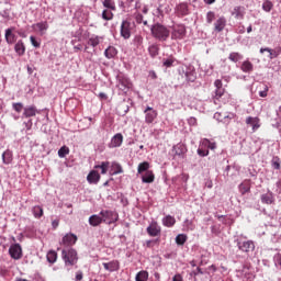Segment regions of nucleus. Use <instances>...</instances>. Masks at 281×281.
Masks as SVG:
<instances>
[{
  "label": "nucleus",
  "instance_id": "nucleus-31",
  "mask_svg": "<svg viewBox=\"0 0 281 281\" xmlns=\"http://www.w3.org/2000/svg\"><path fill=\"white\" fill-rule=\"evenodd\" d=\"M102 40H103L102 36L91 35L88 38V45H90V47H98V45H100V43H102Z\"/></svg>",
  "mask_w": 281,
  "mask_h": 281
},
{
  "label": "nucleus",
  "instance_id": "nucleus-2",
  "mask_svg": "<svg viewBox=\"0 0 281 281\" xmlns=\"http://www.w3.org/2000/svg\"><path fill=\"white\" fill-rule=\"evenodd\" d=\"M61 258L66 267H74L78 263V251L74 248H66L61 250Z\"/></svg>",
  "mask_w": 281,
  "mask_h": 281
},
{
  "label": "nucleus",
  "instance_id": "nucleus-10",
  "mask_svg": "<svg viewBox=\"0 0 281 281\" xmlns=\"http://www.w3.org/2000/svg\"><path fill=\"white\" fill-rule=\"evenodd\" d=\"M144 115H145V123L146 124H154L155 121L157 120V115L158 112L157 110H155L154 108H151L150 105H147L144 111H143Z\"/></svg>",
  "mask_w": 281,
  "mask_h": 281
},
{
  "label": "nucleus",
  "instance_id": "nucleus-41",
  "mask_svg": "<svg viewBox=\"0 0 281 281\" xmlns=\"http://www.w3.org/2000/svg\"><path fill=\"white\" fill-rule=\"evenodd\" d=\"M46 258H47V262H49L50 265H54V262L58 260V254L55 250H50L47 252Z\"/></svg>",
  "mask_w": 281,
  "mask_h": 281
},
{
  "label": "nucleus",
  "instance_id": "nucleus-1",
  "mask_svg": "<svg viewBox=\"0 0 281 281\" xmlns=\"http://www.w3.org/2000/svg\"><path fill=\"white\" fill-rule=\"evenodd\" d=\"M151 36L156 38V41H159L160 43H166L168 38H170V30L161 23H156L151 25L150 29Z\"/></svg>",
  "mask_w": 281,
  "mask_h": 281
},
{
  "label": "nucleus",
  "instance_id": "nucleus-34",
  "mask_svg": "<svg viewBox=\"0 0 281 281\" xmlns=\"http://www.w3.org/2000/svg\"><path fill=\"white\" fill-rule=\"evenodd\" d=\"M227 24V20L224 16L218 18L215 22V32H223L225 30V25Z\"/></svg>",
  "mask_w": 281,
  "mask_h": 281
},
{
  "label": "nucleus",
  "instance_id": "nucleus-11",
  "mask_svg": "<svg viewBox=\"0 0 281 281\" xmlns=\"http://www.w3.org/2000/svg\"><path fill=\"white\" fill-rule=\"evenodd\" d=\"M9 255L12 260H21L23 258V248L21 244H12L9 248Z\"/></svg>",
  "mask_w": 281,
  "mask_h": 281
},
{
  "label": "nucleus",
  "instance_id": "nucleus-60",
  "mask_svg": "<svg viewBox=\"0 0 281 281\" xmlns=\"http://www.w3.org/2000/svg\"><path fill=\"white\" fill-rule=\"evenodd\" d=\"M269 92V87L265 86L262 91H259L260 98H267V93Z\"/></svg>",
  "mask_w": 281,
  "mask_h": 281
},
{
  "label": "nucleus",
  "instance_id": "nucleus-61",
  "mask_svg": "<svg viewBox=\"0 0 281 281\" xmlns=\"http://www.w3.org/2000/svg\"><path fill=\"white\" fill-rule=\"evenodd\" d=\"M193 276H203V270L198 267V268L193 271Z\"/></svg>",
  "mask_w": 281,
  "mask_h": 281
},
{
  "label": "nucleus",
  "instance_id": "nucleus-56",
  "mask_svg": "<svg viewBox=\"0 0 281 281\" xmlns=\"http://www.w3.org/2000/svg\"><path fill=\"white\" fill-rule=\"evenodd\" d=\"M30 41H31V45H33V47H35L36 49L41 47V42H38L36 37H34V35H31Z\"/></svg>",
  "mask_w": 281,
  "mask_h": 281
},
{
  "label": "nucleus",
  "instance_id": "nucleus-50",
  "mask_svg": "<svg viewBox=\"0 0 281 281\" xmlns=\"http://www.w3.org/2000/svg\"><path fill=\"white\" fill-rule=\"evenodd\" d=\"M271 167L274 169V170H280L281 168V165H280V157L278 156H274L271 160Z\"/></svg>",
  "mask_w": 281,
  "mask_h": 281
},
{
  "label": "nucleus",
  "instance_id": "nucleus-9",
  "mask_svg": "<svg viewBox=\"0 0 281 281\" xmlns=\"http://www.w3.org/2000/svg\"><path fill=\"white\" fill-rule=\"evenodd\" d=\"M119 7L123 12H132L134 10H139V2L137 0H120Z\"/></svg>",
  "mask_w": 281,
  "mask_h": 281
},
{
  "label": "nucleus",
  "instance_id": "nucleus-49",
  "mask_svg": "<svg viewBox=\"0 0 281 281\" xmlns=\"http://www.w3.org/2000/svg\"><path fill=\"white\" fill-rule=\"evenodd\" d=\"M188 240V235L186 234H179L177 237H176V243L177 245H186V241Z\"/></svg>",
  "mask_w": 281,
  "mask_h": 281
},
{
  "label": "nucleus",
  "instance_id": "nucleus-7",
  "mask_svg": "<svg viewBox=\"0 0 281 281\" xmlns=\"http://www.w3.org/2000/svg\"><path fill=\"white\" fill-rule=\"evenodd\" d=\"M187 30L183 24H176L172 26L171 41H183L186 38Z\"/></svg>",
  "mask_w": 281,
  "mask_h": 281
},
{
  "label": "nucleus",
  "instance_id": "nucleus-36",
  "mask_svg": "<svg viewBox=\"0 0 281 281\" xmlns=\"http://www.w3.org/2000/svg\"><path fill=\"white\" fill-rule=\"evenodd\" d=\"M148 54H149L150 58H157V56H159V45L150 44L148 46Z\"/></svg>",
  "mask_w": 281,
  "mask_h": 281
},
{
  "label": "nucleus",
  "instance_id": "nucleus-5",
  "mask_svg": "<svg viewBox=\"0 0 281 281\" xmlns=\"http://www.w3.org/2000/svg\"><path fill=\"white\" fill-rule=\"evenodd\" d=\"M100 216L106 225H113V223H117V218H120V215H117V212L115 211H109V210H102L100 212Z\"/></svg>",
  "mask_w": 281,
  "mask_h": 281
},
{
  "label": "nucleus",
  "instance_id": "nucleus-33",
  "mask_svg": "<svg viewBox=\"0 0 281 281\" xmlns=\"http://www.w3.org/2000/svg\"><path fill=\"white\" fill-rule=\"evenodd\" d=\"M150 162L148 161H143L140 164H138L137 167V175H144V172H150Z\"/></svg>",
  "mask_w": 281,
  "mask_h": 281
},
{
  "label": "nucleus",
  "instance_id": "nucleus-15",
  "mask_svg": "<svg viewBox=\"0 0 281 281\" xmlns=\"http://www.w3.org/2000/svg\"><path fill=\"white\" fill-rule=\"evenodd\" d=\"M260 201L263 205H273L276 203V195L268 189L267 193L260 195Z\"/></svg>",
  "mask_w": 281,
  "mask_h": 281
},
{
  "label": "nucleus",
  "instance_id": "nucleus-64",
  "mask_svg": "<svg viewBox=\"0 0 281 281\" xmlns=\"http://www.w3.org/2000/svg\"><path fill=\"white\" fill-rule=\"evenodd\" d=\"M172 281H183V277H181V274H176V276L172 278Z\"/></svg>",
  "mask_w": 281,
  "mask_h": 281
},
{
  "label": "nucleus",
  "instance_id": "nucleus-29",
  "mask_svg": "<svg viewBox=\"0 0 281 281\" xmlns=\"http://www.w3.org/2000/svg\"><path fill=\"white\" fill-rule=\"evenodd\" d=\"M240 70L244 74H251V71H254V64L249 61V59H246L241 63Z\"/></svg>",
  "mask_w": 281,
  "mask_h": 281
},
{
  "label": "nucleus",
  "instance_id": "nucleus-16",
  "mask_svg": "<svg viewBox=\"0 0 281 281\" xmlns=\"http://www.w3.org/2000/svg\"><path fill=\"white\" fill-rule=\"evenodd\" d=\"M124 143V135L122 133H116L109 143V148H120Z\"/></svg>",
  "mask_w": 281,
  "mask_h": 281
},
{
  "label": "nucleus",
  "instance_id": "nucleus-62",
  "mask_svg": "<svg viewBox=\"0 0 281 281\" xmlns=\"http://www.w3.org/2000/svg\"><path fill=\"white\" fill-rule=\"evenodd\" d=\"M188 122H189L190 126H196V119L195 117H190L188 120Z\"/></svg>",
  "mask_w": 281,
  "mask_h": 281
},
{
  "label": "nucleus",
  "instance_id": "nucleus-8",
  "mask_svg": "<svg viewBox=\"0 0 281 281\" xmlns=\"http://www.w3.org/2000/svg\"><path fill=\"white\" fill-rule=\"evenodd\" d=\"M235 243L237 244V247L239 251H243V254H252V251L256 249V244L254 240H240L236 239Z\"/></svg>",
  "mask_w": 281,
  "mask_h": 281
},
{
  "label": "nucleus",
  "instance_id": "nucleus-13",
  "mask_svg": "<svg viewBox=\"0 0 281 281\" xmlns=\"http://www.w3.org/2000/svg\"><path fill=\"white\" fill-rule=\"evenodd\" d=\"M215 91L212 94L213 100H221L223 95H225V88H223V81L221 79H216L214 81Z\"/></svg>",
  "mask_w": 281,
  "mask_h": 281
},
{
  "label": "nucleus",
  "instance_id": "nucleus-51",
  "mask_svg": "<svg viewBox=\"0 0 281 281\" xmlns=\"http://www.w3.org/2000/svg\"><path fill=\"white\" fill-rule=\"evenodd\" d=\"M198 155L200 157H207V155H210V150L207 147L201 145V147L198 149Z\"/></svg>",
  "mask_w": 281,
  "mask_h": 281
},
{
  "label": "nucleus",
  "instance_id": "nucleus-43",
  "mask_svg": "<svg viewBox=\"0 0 281 281\" xmlns=\"http://www.w3.org/2000/svg\"><path fill=\"white\" fill-rule=\"evenodd\" d=\"M136 281H148V271H139L136 277H135Z\"/></svg>",
  "mask_w": 281,
  "mask_h": 281
},
{
  "label": "nucleus",
  "instance_id": "nucleus-26",
  "mask_svg": "<svg viewBox=\"0 0 281 281\" xmlns=\"http://www.w3.org/2000/svg\"><path fill=\"white\" fill-rule=\"evenodd\" d=\"M176 12L181 16H188V14H190V9H188V3L182 2L176 5Z\"/></svg>",
  "mask_w": 281,
  "mask_h": 281
},
{
  "label": "nucleus",
  "instance_id": "nucleus-28",
  "mask_svg": "<svg viewBox=\"0 0 281 281\" xmlns=\"http://www.w3.org/2000/svg\"><path fill=\"white\" fill-rule=\"evenodd\" d=\"M14 52L19 56H25V43H23V40H20L15 43Z\"/></svg>",
  "mask_w": 281,
  "mask_h": 281
},
{
  "label": "nucleus",
  "instance_id": "nucleus-58",
  "mask_svg": "<svg viewBox=\"0 0 281 281\" xmlns=\"http://www.w3.org/2000/svg\"><path fill=\"white\" fill-rule=\"evenodd\" d=\"M274 265L281 269V254L274 255Z\"/></svg>",
  "mask_w": 281,
  "mask_h": 281
},
{
  "label": "nucleus",
  "instance_id": "nucleus-4",
  "mask_svg": "<svg viewBox=\"0 0 281 281\" xmlns=\"http://www.w3.org/2000/svg\"><path fill=\"white\" fill-rule=\"evenodd\" d=\"M117 80V89L122 91L123 93H126L127 91H131V87H133V83L131 82V79L126 77V75L120 74L116 76Z\"/></svg>",
  "mask_w": 281,
  "mask_h": 281
},
{
  "label": "nucleus",
  "instance_id": "nucleus-48",
  "mask_svg": "<svg viewBox=\"0 0 281 281\" xmlns=\"http://www.w3.org/2000/svg\"><path fill=\"white\" fill-rule=\"evenodd\" d=\"M103 7L106 8L108 10L115 11V1L113 0H103Z\"/></svg>",
  "mask_w": 281,
  "mask_h": 281
},
{
  "label": "nucleus",
  "instance_id": "nucleus-47",
  "mask_svg": "<svg viewBox=\"0 0 281 281\" xmlns=\"http://www.w3.org/2000/svg\"><path fill=\"white\" fill-rule=\"evenodd\" d=\"M32 212H33V216L35 218H41V216H43V207L36 205L32 209Z\"/></svg>",
  "mask_w": 281,
  "mask_h": 281
},
{
  "label": "nucleus",
  "instance_id": "nucleus-40",
  "mask_svg": "<svg viewBox=\"0 0 281 281\" xmlns=\"http://www.w3.org/2000/svg\"><path fill=\"white\" fill-rule=\"evenodd\" d=\"M176 223H177V220H175V217L171 215H167L162 220V224L165 225V227H172Z\"/></svg>",
  "mask_w": 281,
  "mask_h": 281
},
{
  "label": "nucleus",
  "instance_id": "nucleus-30",
  "mask_svg": "<svg viewBox=\"0 0 281 281\" xmlns=\"http://www.w3.org/2000/svg\"><path fill=\"white\" fill-rule=\"evenodd\" d=\"M103 221H102V215H91L89 217V225H91L92 227H98L99 225H102Z\"/></svg>",
  "mask_w": 281,
  "mask_h": 281
},
{
  "label": "nucleus",
  "instance_id": "nucleus-35",
  "mask_svg": "<svg viewBox=\"0 0 281 281\" xmlns=\"http://www.w3.org/2000/svg\"><path fill=\"white\" fill-rule=\"evenodd\" d=\"M154 181H155V173L153 172V170L147 171L142 176L143 183H154Z\"/></svg>",
  "mask_w": 281,
  "mask_h": 281
},
{
  "label": "nucleus",
  "instance_id": "nucleus-3",
  "mask_svg": "<svg viewBox=\"0 0 281 281\" xmlns=\"http://www.w3.org/2000/svg\"><path fill=\"white\" fill-rule=\"evenodd\" d=\"M133 30H135V22H131L128 20H123L121 23V36L125 41H128L131 38V35L133 34Z\"/></svg>",
  "mask_w": 281,
  "mask_h": 281
},
{
  "label": "nucleus",
  "instance_id": "nucleus-53",
  "mask_svg": "<svg viewBox=\"0 0 281 281\" xmlns=\"http://www.w3.org/2000/svg\"><path fill=\"white\" fill-rule=\"evenodd\" d=\"M102 19L104 21H112L113 19V12L109 11V10H103L102 11Z\"/></svg>",
  "mask_w": 281,
  "mask_h": 281
},
{
  "label": "nucleus",
  "instance_id": "nucleus-63",
  "mask_svg": "<svg viewBox=\"0 0 281 281\" xmlns=\"http://www.w3.org/2000/svg\"><path fill=\"white\" fill-rule=\"evenodd\" d=\"M82 278H83L82 271H78V272L76 273V281H81Z\"/></svg>",
  "mask_w": 281,
  "mask_h": 281
},
{
  "label": "nucleus",
  "instance_id": "nucleus-23",
  "mask_svg": "<svg viewBox=\"0 0 281 281\" xmlns=\"http://www.w3.org/2000/svg\"><path fill=\"white\" fill-rule=\"evenodd\" d=\"M246 124L248 126H251L252 132L256 133V131H258V128H260V119L258 116H248L246 119Z\"/></svg>",
  "mask_w": 281,
  "mask_h": 281
},
{
  "label": "nucleus",
  "instance_id": "nucleus-55",
  "mask_svg": "<svg viewBox=\"0 0 281 281\" xmlns=\"http://www.w3.org/2000/svg\"><path fill=\"white\" fill-rule=\"evenodd\" d=\"M164 67L170 68L175 66V58L170 57L167 59H164L162 61Z\"/></svg>",
  "mask_w": 281,
  "mask_h": 281
},
{
  "label": "nucleus",
  "instance_id": "nucleus-12",
  "mask_svg": "<svg viewBox=\"0 0 281 281\" xmlns=\"http://www.w3.org/2000/svg\"><path fill=\"white\" fill-rule=\"evenodd\" d=\"M36 115H41V110L36 108V105H26L24 106V111L22 113V120L36 117Z\"/></svg>",
  "mask_w": 281,
  "mask_h": 281
},
{
  "label": "nucleus",
  "instance_id": "nucleus-17",
  "mask_svg": "<svg viewBox=\"0 0 281 281\" xmlns=\"http://www.w3.org/2000/svg\"><path fill=\"white\" fill-rule=\"evenodd\" d=\"M4 40L8 45H14L16 43V34H14L13 26L4 31Z\"/></svg>",
  "mask_w": 281,
  "mask_h": 281
},
{
  "label": "nucleus",
  "instance_id": "nucleus-57",
  "mask_svg": "<svg viewBox=\"0 0 281 281\" xmlns=\"http://www.w3.org/2000/svg\"><path fill=\"white\" fill-rule=\"evenodd\" d=\"M215 16L216 15H215L214 11H209L206 13V23H212V21H214Z\"/></svg>",
  "mask_w": 281,
  "mask_h": 281
},
{
  "label": "nucleus",
  "instance_id": "nucleus-21",
  "mask_svg": "<svg viewBox=\"0 0 281 281\" xmlns=\"http://www.w3.org/2000/svg\"><path fill=\"white\" fill-rule=\"evenodd\" d=\"M146 232L153 237L159 236L161 234V226L154 222L146 228Z\"/></svg>",
  "mask_w": 281,
  "mask_h": 281
},
{
  "label": "nucleus",
  "instance_id": "nucleus-14",
  "mask_svg": "<svg viewBox=\"0 0 281 281\" xmlns=\"http://www.w3.org/2000/svg\"><path fill=\"white\" fill-rule=\"evenodd\" d=\"M76 243H78V236L74 233H68L61 238L60 245H64V247H74Z\"/></svg>",
  "mask_w": 281,
  "mask_h": 281
},
{
  "label": "nucleus",
  "instance_id": "nucleus-39",
  "mask_svg": "<svg viewBox=\"0 0 281 281\" xmlns=\"http://www.w3.org/2000/svg\"><path fill=\"white\" fill-rule=\"evenodd\" d=\"M109 166H111V162L102 161L100 165L94 166V168L100 169L101 175H106V172H109Z\"/></svg>",
  "mask_w": 281,
  "mask_h": 281
},
{
  "label": "nucleus",
  "instance_id": "nucleus-46",
  "mask_svg": "<svg viewBox=\"0 0 281 281\" xmlns=\"http://www.w3.org/2000/svg\"><path fill=\"white\" fill-rule=\"evenodd\" d=\"M67 155H69V147H67V146L60 147L58 150V157L60 159H65V157H67Z\"/></svg>",
  "mask_w": 281,
  "mask_h": 281
},
{
  "label": "nucleus",
  "instance_id": "nucleus-42",
  "mask_svg": "<svg viewBox=\"0 0 281 281\" xmlns=\"http://www.w3.org/2000/svg\"><path fill=\"white\" fill-rule=\"evenodd\" d=\"M112 175H122V172H124L122 165H120L119 162H112Z\"/></svg>",
  "mask_w": 281,
  "mask_h": 281
},
{
  "label": "nucleus",
  "instance_id": "nucleus-27",
  "mask_svg": "<svg viewBox=\"0 0 281 281\" xmlns=\"http://www.w3.org/2000/svg\"><path fill=\"white\" fill-rule=\"evenodd\" d=\"M33 30H38V32L43 35L45 34V32H47V30H49V24L47 23V21H42V22H37L35 24L32 25Z\"/></svg>",
  "mask_w": 281,
  "mask_h": 281
},
{
  "label": "nucleus",
  "instance_id": "nucleus-32",
  "mask_svg": "<svg viewBox=\"0 0 281 281\" xmlns=\"http://www.w3.org/2000/svg\"><path fill=\"white\" fill-rule=\"evenodd\" d=\"M104 56L105 58H108V60L115 58V56H117V48H115L114 46H109L104 50Z\"/></svg>",
  "mask_w": 281,
  "mask_h": 281
},
{
  "label": "nucleus",
  "instance_id": "nucleus-54",
  "mask_svg": "<svg viewBox=\"0 0 281 281\" xmlns=\"http://www.w3.org/2000/svg\"><path fill=\"white\" fill-rule=\"evenodd\" d=\"M249 190H251L249 184H247L245 182L239 184V192H241V194H247V192H249Z\"/></svg>",
  "mask_w": 281,
  "mask_h": 281
},
{
  "label": "nucleus",
  "instance_id": "nucleus-44",
  "mask_svg": "<svg viewBox=\"0 0 281 281\" xmlns=\"http://www.w3.org/2000/svg\"><path fill=\"white\" fill-rule=\"evenodd\" d=\"M271 10H273V2H271V0H265L262 3V11L271 12Z\"/></svg>",
  "mask_w": 281,
  "mask_h": 281
},
{
  "label": "nucleus",
  "instance_id": "nucleus-59",
  "mask_svg": "<svg viewBox=\"0 0 281 281\" xmlns=\"http://www.w3.org/2000/svg\"><path fill=\"white\" fill-rule=\"evenodd\" d=\"M135 21L136 23L142 24L144 22V15H142V13H136Z\"/></svg>",
  "mask_w": 281,
  "mask_h": 281
},
{
  "label": "nucleus",
  "instance_id": "nucleus-20",
  "mask_svg": "<svg viewBox=\"0 0 281 281\" xmlns=\"http://www.w3.org/2000/svg\"><path fill=\"white\" fill-rule=\"evenodd\" d=\"M245 7L237 5L234 7L232 11V16H234V19H236L237 21H243V19H245Z\"/></svg>",
  "mask_w": 281,
  "mask_h": 281
},
{
  "label": "nucleus",
  "instance_id": "nucleus-22",
  "mask_svg": "<svg viewBox=\"0 0 281 281\" xmlns=\"http://www.w3.org/2000/svg\"><path fill=\"white\" fill-rule=\"evenodd\" d=\"M100 173L95 170H91L87 176L88 183L92 186H98V183H100Z\"/></svg>",
  "mask_w": 281,
  "mask_h": 281
},
{
  "label": "nucleus",
  "instance_id": "nucleus-52",
  "mask_svg": "<svg viewBox=\"0 0 281 281\" xmlns=\"http://www.w3.org/2000/svg\"><path fill=\"white\" fill-rule=\"evenodd\" d=\"M12 109L16 113H21V111H24L25 106H23L22 102L12 103Z\"/></svg>",
  "mask_w": 281,
  "mask_h": 281
},
{
  "label": "nucleus",
  "instance_id": "nucleus-45",
  "mask_svg": "<svg viewBox=\"0 0 281 281\" xmlns=\"http://www.w3.org/2000/svg\"><path fill=\"white\" fill-rule=\"evenodd\" d=\"M202 146H204V148H210L211 150H214L216 148V143H212L210 142V139L204 138L202 139Z\"/></svg>",
  "mask_w": 281,
  "mask_h": 281
},
{
  "label": "nucleus",
  "instance_id": "nucleus-38",
  "mask_svg": "<svg viewBox=\"0 0 281 281\" xmlns=\"http://www.w3.org/2000/svg\"><path fill=\"white\" fill-rule=\"evenodd\" d=\"M2 162L5 166H9V164H12V151L10 149H7L3 154H2Z\"/></svg>",
  "mask_w": 281,
  "mask_h": 281
},
{
  "label": "nucleus",
  "instance_id": "nucleus-18",
  "mask_svg": "<svg viewBox=\"0 0 281 281\" xmlns=\"http://www.w3.org/2000/svg\"><path fill=\"white\" fill-rule=\"evenodd\" d=\"M172 153L177 157H181L183 159V157H186V154L188 153V147H186L183 143H179L172 147Z\"/></svg>",
  "mask_w": 281,
  "mask_h": 281
},
{
  "label": "nucleus",
  "instance_id": "nucleus-37",
  "mask_svg": "<svg viewBox=\"0 0 281 281\" xmlns=\"http://www.w3.org/2000/svg\"><path fill=\"white\" fill-rule=\"evenodd\" d=\"M243 58H244L243 54L238 52H233L228 55V60H231V63H240Z\"/></svg>",
  "mask_w": 281,
  "mask_h": 281
},
{
  "label": "nucleus",
  "instance_id": "nucleus-6",
  "mask_svg": "<svg viewBox=\"0 0 281 281\" xmlns=\"http://www.w3.org/2000/svg\"><path fill=\"white\" fill-rule=\"evenodd\" d=\"M178 72L187 82H194V80H196V71H194L192 67H180Z\"/></svg>",
  "mask_w": 281,
  "mask_h": 281
},
{
  "label": "nucleus",
  "instance_id": "nucleus-24",
  "mask_svg": "<svg viewBox=\"0 0 281 281\" xmlns=\"http://www.w3.org/2000/svg\"><path fill=\"white\" fill-rule=\"evenodd\" d=\"M102 266H103V269H105V271H110V273H113V271H120V261L117 260L103 262Z\"/></svg>",
  "mask_w": 281,
  "mask_h": 281
},
{
  "label": "nucleus",
  "instance_id": "nucleus-25",
  "mask_svg": "<svg viewBox=\"0 0 281 281\" xmlns=\"http://www.w3.org/2000/svg\"><path fill=\"white\" fill-rule=\"evenodd\" d=\"M233 117H234V114L227 115V114H223L221 112H216L214 114V120H217V122H223V124H229V122L232 121Z\"/></svg>",
  "mask_w": 281,
  "mask_h": 281
},
{
  "label": "nucleus",
  "instance_id": "nucleus-19",
  "mask_svg": "<svg viewBox=\"0 0 281 281\" xmlns=\"http://www.w3.org/2000/svg\"><path fill=\"white\" fill-rule=\"evenodd\" d=\"M259 52H260V54H262L263 52H268L270 60H273V58H278V56L281 55V47L278 46L274 49L265 47V48H260Z\"/></svg>",
  "mask_w": 281,
  "mask_h": 281
}]
</instances>
